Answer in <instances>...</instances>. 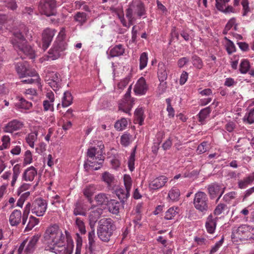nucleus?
I'll use <instances>...</instances> for the list:
<instances>
[{
  "mask_svg": "<svg viewBox=\"0 0 254 254\" xmlns=\"http://www.w3.org/2000/svg\"><path fill=\"white\" fill-rule=\"evenodd\" d=\"M11 43L14 48L20 54L23 53L30 59L35 58L34 50L27 44V40H32V32L29 31L24 25L19 30H15L13 33Z\"/></svg>",
  "mask_w": 254,
  "mask_h": 254,
  "instance_id": "1",
  "label": "nucleus"
},
{
  "mask_svg": "<svg viewBox=\"0 0 254 254\" xmlns=\"http://www.w3.org/2000/svg\"><path fill=\"white\" fill-rule=\"evenodd\" d=\"M47 206L46 200L42 198L36 199L32 204L28 202L25 206L23 212L22 225H25L26 224L30 210L32 214L38 217H41L45 214Z\"/></svg>",
  "mask_w": 254,
  "mask_h": 254,
  "instance_id": "2",
  "label": "nucleus"
},
{
  "mask_svg": "<svg viewBox=\"0 0 254 254\" xmlns=\"http://www.w3.org/2000/svg\"><path fill=\"white\" fill-rule=\"evenodd\" d=\"M44 238L48 241L51 247L57 248L64 244L65 236L57 224H53L48 227L44 234Z\"/></svg>",
  "mask_w": 254,
  "mask_h": 254,
  "instance_id": "3",
  "label": "nucleus"
},
{
  "mask_svg": "<svg viewBox=\"0 0 254 254\" xmlns=\"http://www.w3.org/2000/svg\"><path fill=\"white\" fill-rule=\"evenodd\" d=\"M115 229L113 221L111 218H103L99 221L97 228V235L102 241H109Z\"/></svg>",
  "mask_w": 254,
  "mask_h": 254,
  "instance_id": "4",
  "label": "nucleus"
},
{
  "mask_svg": "<svg viewBox=\"0 0 254 254\" xmlns=\"http://www.w3.org/2000/svg\"><path fill=\"white\" fill-rule=\"evenodd\" d=\"M145 14V7L141 2H138L136 4H131L129 5L126 10V17L129 21V26L133 25V22L135 20V15L136 14L139 17H141Z\"/></svg>",
  "mask_w": 254,
  "mask_h": 254,
  "instance_id": "5",
  "label": "nucleus"
},
{
  "mask_svg": "<svg viewBox=\"0 0 254 254\" xmlns=\"http://www.w3.org/2000/svg\"><path fill=\"white\" fill-rule=\"evenodd\" d=\"M195 208L202 213H206L209 208V200L205 193L198 191L195 194L193 199Z\"/></svg>",
  "mask_w": 254,
  "mask_h": 254,
  "instance_id": "6",
  "label": "nucleus"
},
{
  "mask_svg": "<svg viewBox=\"0 0 254 254\" xmlns=\"http://www.w3.org/2000/svg\"><path fill=\"white\" fill-rule=\"evenodd\" d=\"M56 7L55 0H41L39 5L41 13L47 16L55 15Z\"/></svg>",
  "mask_w": 254,
  "mask_h": 254,
  "instance_id": "7",
  "label": "nucleus"
},
{
  "mask_svg": "<svg viewBox=\"0 0 254 254\" xmlns=\"http://www.w3.org/2000/svg\"><path fill=\"white\" fill-rule=\"evenodd\" d=\"M249 225H241L233 228L232 239L235 242L248 240Z\"/></svg>",
  "mask_w": 254,
  "mask_h": 254,
  "instance_id": "8",
  "label": "nucleus"
},
{
  "mask_svg": "<svg viewBox=\"0 0 254 254\" xmlns=\"http://www.w3.org/2000/svg\"><path fill=\"white\" fill-rule=\"evenodd\" d=\"M96 150L95 147H91L88 149L87 152V156L90 158L88 160V165L94 170L100 169L104 161L101 157H95Z\"/></svg>",
  "mask_w": 254,
  "mask_h": 254,
  "instance_id": "9",
  "label": "nucleus"
},
{
  "mask_svg": "<svg viewBox=\"0 0 254 254\" xmlns=\"http://www.w3.org/2000/svg\"><path fill=\"white\" fill-rule=\"evenodd\" d=\"M45 80L54 91L58 90L60 87L61 78L58 73L48 70L46 72Z\"/></svg>",
  "mask_w": 254,
  "mask_h": 254,
  "instance_id": "10",
  "label": "nucleus"
},
{
  "mask_svg": "<svg viewBox=\"0 0 254 254\" xmlns=\"http://www.w3.org/2000/svg\"><path fill=\"white\" fill-rule=\"evenodd\" d=\"M16 70L20 77H27L36 74V70L30 67L26 62L18 63L15 65Z\"/></svg>",
  "mask_w": 254,
  "mask_h": 254,
  "instance_id": "11",
  "label": "nucleus"
},
{
  "mask_svg": "<svg viewBox=\"0 0 254 254\" xmlns=\"http://www.w3.org/2000/svg\"><path fill=\"white\" fill-rule=\"evenodd\" d=\"M20 173V166L19 164H16L12 168V173H11L10 171H6L1 176V178L4 180H8L11 176L10 185L11 187H13L16 184Z\"/></svg>",
  "mask_w": 254,
  "mask_h": 254,
  "instance_id": "12",
  "label": "nucleus"
},
{
  "mask_svg": "<svg viewBox=\"0 0 254 254\" xmlns=\"http://www.w3.org/2000/svg\"><path fill=\"white\" fill-rule=\"evenodd\" d=\"M168 181V178L164 175L153 178L149 181L148 188L150 190L160 189L164 187Z\"/></svg>",
  "mask_w": 254,
  "mask_h": 254,
  "instance_id": "13",
  "label": "nucleus"
},
{
  "mask_svg": "<svg viewBox=\"0 0 254 254\" xmlns=\"http://www.w3.org/2000/svg\"><path fill=\"white\" fill-rule=\"evenodd\" d=\"M55 29L47 28L42 33V48L46 50L50 46L54 36L56 34Z\"/></svg>",
  "mask_w": 254,
  "mask_h": 254,
  "instance_id": "14",
  "label": "nucleus"
},
{
  "mask_svg": "<svg viewBox=\"0 0 254 254\" xmlns=\"http://www.w3.org/2000/svg\"><path fill=\"white\" fill-rule=\"evenodd\" d=\"M73 248V245L72 244L68 245L67 247H65L64 244L62 246L58 247L57 248L47 246L45 250L56 254H71Z\"/></svg>",
  "mask_w": 254,
  "mask_h": 254,
  "instance_id": "15",
  "label": "nucleus"
},
{
  "mask_svg": "<svg viewBox=\"0 0 254 254\" xmlns=\"http://www.w3.org/2000/svg\"><path fill=\"white\" fill-rule=\"evenodd\" d=\"M218 218L210 214L206 218L205 227L206 231L210 234H213L216 230Z\"/></svg>",
  "mask_w": 254,
  "mask_h": 254,
  "instance_id": "16",
  "label": "nucleus"
},
{
  "mask_svg": "<svg viewBox=\"0 0 254 254\" xmlns=\"http://www.w3.org/2000/svg\"><path fill=\"white\" fill-rule=\"evenodd\" d=\"M66 49V47L63 42L55 43L53 48L49 51L50 58L53 60H56L59 58L62 53Z\"/></svg>",
  "mask_w": 254,
  "mask_h": 254,
  "instance_id": "17",
  "label": "nucleus"
},
{
  "mask_svg": "<svg viewBox=\"0 0 254 254\" xmlns=\"http://www.w3.org/2000/svg\"><path fill=\"white\" fill-rule=\"evenodd\" d=\"M148 89L147 85L146 84L145 80L144 78H140L136 83L133 91L136 95H143L146 92Z\"/></svg>",
  "mask_w": 254,
  "mask_h": 254,
  "instance_id": "18",
  "label": "nucleus"
},
{
  "mask_svg": "<svg viewBox=\"0 0 254 254\" xmlns=\"http://www.w3.org/2000/svg\"><path fill=\"white\" fill-rule=\"evenodd\" d=\"M23 126L22 122L16 120H13L6 125L3 128L5 132L12 133L21 129Z\"/></svg>",
  "mask_w": 254,
  "mask_h": 254,
  "instance_id": "19",
  "label": "nucleus"
},
{
  "mask_svg": "<svg viewBox=\"0 0 254 254\" xmlns=\"http://www.w3.org/2000/svg\"><path fill=\"white\" fill-rule=\"evenodd\" d=\"M37 174V169L33 166H30L24 170L22 175V180L25 182H32Z\"/></svg>",
  "mask_w": 254,
  "mask_h": 254,
  "instance_id": "20",
  "label": "nucleus"
},
{
  "mask_svg": "<svg viewBox=\"0 0 254 254\" xmlns=\"http://www.w3.org/2000/svg\"><path fill=\"white\" fill-rule=\"evenodd\" d=\"M21 212L19 210L15 209L10 214L9 222L11 226H17L20 224L22 219Z\"/></svg>",
  "mask_w": 254,
  "mask_h": 254,
  "instance_id": "21",
  "label": "nucleus"
},
{
  "mask_svg": "<svg viewBox=\"0 0 254 254\" xmlns=\"http://www.w3.org/2000/svg\"><path fill=\"white\" fill-rule=\"evenodd\" d=\"M208 190L211 198L213 199L217 196H218L217 201L220 199L224 192L223 190H221V187L216 184L209 186Z\"/></svg>",
  "mask_w": 254,
  "mask_h": 254,
  "instance_id": "22",
  "label": "nucleus"
},
{
  "mask_svg": "<svg viewBox=\"0 0 254 254\" xmlns=\"http://www.w3.org/2000/svg\"><path fill=\"white\" fill-rule=\"evenodd\" d=\"M40 237V235H36L31 238L25 249L26 254H31L36 249V244L38 242Z\"/></svg>",
  "mask_w": 254,
  "mask_h": 254,
  "instance_id": "23",
  "label": "nucleus"
},
{
  "mask_svg": "<svg viewBox=\"0 0 254 254\" xmlns=\"http://www.w3.org/2000/svg\"><path fill=\"white\" fill-rule=\"evenodd\" d=\"M97 187L95 185L90 184L85 186L83 190L84 195L87 198L88 200L91 203L92 202V196L95 192Z\"/></svg>",
  "mask_w": 254,
  "mask_h": 254,
  "instance_id": "24",
  "label": "nucleus"
},
{
  "mask_svg": "<svg viewBox=\"0 0 254 254\" xmlns=\"http://www.w3.org/2000/svg\"><path fill=\"white\" fill-rule=\"evenodd\" d=\"M122 206L121 202L116 200L112 199L108 202L109 211L114 214H118L119 213Z\"/></svg>",
  "mask_w": 254,
  "mask_h": 254,
  "instance_id": "25",
  "label": "nucleus"
},
{
  "mask_svg": "<svg viewBox=\"0 0 254 254\" xmlns=\"http://www.w3.org/2000/svg\"><path fill=\"white\" fill-rule=\"evenodd\" d=\"M102 211L103 210L101 208L98 207H94L91 209L89 215V220L90 224L92 223L94 224L101 216Z\"/></svg>",
  "mask_w": 254,
  "mask_h": 254,
  "instance_id": "26",
  "label": "nucleus"
},
{
  "mask_svg": "<svg viewBox=\"0 0 254 254\" xmlns=\"http://www.w3.org/2000/svg\"><path fill=\"white\" fill-rule=\"evenodd\" d=\"M115 191L116 195L123 203L129 197L130 194L129 190L120 187L117 188Z\"/></svg>",
  "mask_w": 254,
  "mask_h": 254,
  "instance_id": "27",
  "label": "nucleus"
},
{
  "mask_svg": "<svg viewBox=\"0 0 254 254\" xmlns=\"http://www.w3.org/2000/svg\"><path fill=\"white\" fill-rule=\"evenodd\" d=\"M158 77L161 82L164 81L167 78V73L165 64L163 62L158 64Z\"/></svg>",
  "mask_w": 254,
  "mask_h": 254,
  "instance_id": "28",
  "label": "nucleus"
},
{
  "mask_svg": "<svg viewBox=\"0 0 254 254\" xmlns=\"http://www.w3.org/2000/svg\"><path fill=\"white\" fill-rule=\"evenodd\" d=\"M135 121L140 126L143 125L145 115L144 114V110L142 107H138L134 112Z\"/></svg>",
  "mask_w": 254,
  "mask_h": 254,
  "instance_id": "29",
  "label": "nucleus"
},
{
  "mask_svg": "<svg viewBox=\"0 0 254 254\" xmlns=\"http://www.w3.org/2000/svg\"><path fill=\"white\" fill-rule=\"evenodd\" d=\"M254 181V173L251 174L248 177L244 178V179L240 180L238 182V186L241 189H245L249 185L251 184Z\"/></svg>",
  "mask_w": 254,
  "mask_h": 254,
  "instance_id": "30",
  "label": "nucleus"
},
{
  "mask_svg": "<svg viewBox=\"0 0 254 254\" xmlns=\"http://www.w3.org/2000/svg\"><path fill=\"white\" fill-rule=\"evenodd\" d=\"M125 53V49L121 44L117 45L112 48L110 51V56L111 57H118L123 55Z\"/></svg>",
  "mask_w": 254,
  "mask_h": 254,
  "instance_id": "31",
  "label": "nucleus"
},
{
  "mask_svg": "<svg viewBox=\"0 0 254 254\" xmlns=\"http://www.w3.org/2000/svg\"><path fill=\"white\" fill-rule=\"evenodd\" d=\"M180 191L176 187H173L169 191L168 197L173 202L177 201L179 199Z\"/></svg>",
  "mask_w": 254,
  "mask_h": 254,
  "instance_id": "32",
  "label": "nucleus"
},
{
  "mask_svg": "<svg viewBox=\"0 0 254 254\" xmlns=\"http://www.w3.org/2000/svg\"><path fill=\"white\" fill-rule=\"evenodd\" d=\"M72 95L69 92H64L62 100V106L67 107L70 106L72 103Z\"/></svg>",
  "mask_w": 254,
  "mask_h": 254,
  "instance_id": "33",
  "label": "nucleus"
},
{
  "mask_svg": "<svg viewBox=\"0 0 254 254\" xmlns=\"http://www.w3.org/2000/svg\"><path fill=\"white\" fill-rule=\"evenodd\" d=\"M39 222V219L36 218L33 216H30L28 219V221L25 228L24 231L28 232L31 230Z\"/></svg>",
  "mask_w": 254,
  "mask_h": 254,
  "instance_id": "34",
  "label": "nucleus"
},
{
  "mask_svg": "<svg viewBox=\"0 0 254 254\" xmlns=\"http://www.w3.org/2000/svg\"><path fill=\"white\" fill-rule=\"evenodd\" d=\"M27 77H30L31 78L22 80L21 82L23 83L27 84L37 83L39 87L41 86L40 83L41 79L36 71L35 75L32 76H27Z\"/></svg>",
  "mask_w": 254,
  "mask_h": 254,
  "instance_id": "35",
  "label": "nucleus"
},
{
  "mask_svg": "<svg viewBox=\"0 0 254 254\" xmlns=\"http://www.w3.org/2000/svg\"><path fill=\"white\" fill-rule=\"evenodd\" d=\"M73 214L75 215L86 216V209L83 207V205L79 202H76L74 205L73 210Z\"/></svg>",
  "mask_w": 254,
  "mask_h": 254,
  "instance_id": "36",
  "label": "nucleus"
},
{
  "mask_svg": "<svg viewBox=\"0 0 254 254\" xmlns=\"http://www.w3.org/2000/svg\"><path fill=\"white\" fill-rule=\"evenodd\" d=\"M73 18L76 22L82 25L86 22L87 14L83 12H78L74 15Z\"/></svg>",
  "mask_w": 254,
  "mask_h": 254,
  "instance_id": "37",
  "label": "nucleus"
},
{
  "mask_svg": "<svg viewBox=\"0 0 254 254\" xmlns=\"http://www.w3.org/2000/svg\"><path fill=\"white\" fill-rule=\"evenodd\" d=\"M224 39L226 41L225 47L228 55H231L232 53L235 52L236 51V48L234 43L226 37Z\"/></svg>",
  "mask_w": 254,
  "mask_h": 254,
  "instance_id": "38",
  "label": "nucleus"
},
{
  "mask_svg": "<svg viewBox=\"0 0 254 254\" xmlns=\"http://www.w3.org/2000/svg\"><path fill=\"white\" fill-rule=\"evenodd\" d=\"M250 68V64L249 61L247 59L242 60L239 68L240 72L242 74H246L249 70Z\"/></svg>",
  "mask_w": 254,
  "mask_h": 254,
  "instance_id": "39",
  "label": "nucleus"
},
{
  "mask_svg": "<svg viewBox=\"0 0 254 254\" xmlns=\"http://www.w3.org/2000/svg\"><path fill=\"white\" fill-rule=\"evenodd\" d=\"M108 197L104 193H99L95 196V200L98 205H102L108 203Z\"/></svg>",
  "mask_w": 254,
  "mask_h": 254,
  "instance_id": "40",
  "label": "nucleus"
},
{
  "mask_svg": "<svg viewBox=\"0 0 254 254\" xmlns=\"http://www.w3.org/2000/svg\"><path fill=\"white\" fill-rule=\"evenodd\" d=\"M38 133L36 132H33L28 134L26 137V141L28 145L32 148L34 147V142L37 139Z\"/></svg>",
  "mask_w": 254,
  "mask_h": 254,
  "instance_id": "41",
  "label": "nucleus"
},
{
  "mask_svg": "<svg viewBox=\"0 0 254 254\" xmlns=\"http://www.w3.org/2000/svg\"><path fill=\"white\" fill-rule=\"evenodd\" d=\"M178 207H171L165 213V219L166 220L172 219L178 213Z\"/></svg>",
  "mask_w": 254,
  "mask_h": 254,
  "instance_id": "42",
  "label": "nucleus"
},
{
  "mask_svg": "<svg viewBox=\"0 0 254 254\" xmlns=\"http://www.w3.org/2000/svg\"><path fill=\"white\" fill-rule=\"evenodd\" d=\"M210 112L211 110L209 107L202 109L198 114L199 122L202 124L205 119L208 117Z\"/></svg>",
  "mask_w": 254,
  "mask_h": 254,
  "instance_id": "43",
  "label": "nucleus"
},
{
  "mask_svg": "<svg viewBox=\"0 0 254 254\" xmlns=\"http://www.w3.org/2000/svg\"><path fill=\"white\" fill-rule=\"evenodd\" d=\"M127 125V120L125 118H122L116 122L115 124V127L117 130L121 131L125 129Z\"/></svg>",
  "mask_w": 254,
  "mask_h": 254,
  "instance_id": "44",
  "label": "nucleus"
},
{
  "mask_svg": "<svg viewBox=\"0 0 254 254\" xmlns=\"http://www.w3.org/2000/svg\"><path fill=\"white\" fill-rule=\"evenodd\" d=\"M18 99L19 101L18 105L20 108L27 110L31 107L32 103L31 102L26 101L22 97H18Z\"/></svg>",
  "mask_w": 254,
  "mask_h": 254,
  "instance_id": "45",
  "label": "nucleus"
},
{
  "mask_svg": "<svg viewBox=\"0 0 254 254\" xmlns=\"http://www.w3.org/2000/svg\"><path fill=\"white\" fill-rule=\"evenodd\" d=\"M139 62V69L142 70L146 66L147 64L148 57L146 53L143 52L141 54Z\"/></svg>",
  "mask_w": 254,
  "mask_h": 254,
  "instance_id": "46",
  "label": "nucleus"
},
{
  "mask_svg": "<svg viewBox=\"0 0 254 254\" xmlns=\"http://www.w3.org/2000/svg\"><path fill=\"white\" fill-rule=\"evenodd\" d=\"M75 225L81 234H84L86 233L84 223L80 218L76 217L75 218Z\"/></svg>",
  "mask_w": 254,
  "mask_h": 254,
  "instance_id": "47",
  "label": "nucleus"
},
{
  "mask_svg": "<svg viewBox=\"0 0 254 254\" xmlns=\"http://www.w3.org/2000/svg\"><path fill=\"white\" fill-rule=\"evenodd\" d=\"M95 237L94 231H91L88 233V244H89V250L94 249L95 246Z\"/></svg>",
  "mask_w": 254,
  "mask_h": 254,
  "instance_id": "48",
  "label": "nucleus"
},
{
  "mask_svg": "<svg viewBox=\"0 0 254 254\" xmlns=\"http://www.w3.org/2000/svg\"><path fill=\"white\" fill-rule=\"evenodd\" d=\"M131 136L129 134L125 133L121 136V143L124 146H128L130 143Z\"/></svg>",
  "mask_w": 254,
  "mask_h": 254,
  "instance_id": "49",
  "label": "nucleus"
},
{
  "mask_svg": "<svg viewBox=\"0 0 254 254\" xmlns=\"http://www.w3.org/2000/svg\"><path fill=\"white\" fill-rule=\"evenodd\" d=\"M193 65L198 69L202 68L203 64L201 59L197 56H193L192 58Z\"/></svg>",
  "mask_w": 254,
  "mask_h": 254,
  "instance_id": "50",
  "label": "nucleus"
},
{
  "mask_svg": "<svg viewBox=\"0 0 254 254\" xmlns=\"http://www.w3.org/2000/svg\"><path fill=\"white\" fill-rule=\"evenodd\" d=\"M31 187L32 185L30 184L26 183H22L17 190L18 195H20L23 192L30 190Z\"/></svg>",
  "mask_w": 254,
  "mask_h": 254,
  "instance_id": "51",
  "label": "nucleus"
},
{
  "mask_svg": "<svg viewBox=\"0 0 254 254\" xmlns=\"http://www.w3.org/2000/svg\"><path fill=\"white\" fill-rule=\"evenodd\" d=\"M244 120L245 121L247 120L250 124L254 123V108L251 109L249 113L246 114L244 117Z\"/></svg>",
  "mask_w": 254,
  "mask_h": 254,
  "instance_id": "52",
  "label": "nucleus"
},
{
  "mask_svg": "<svg viewBox=\"0 0 254 254\" xmlns=\"http://www.w3.org/2000/svg\"><path fill=\"white\" fill-rule=\"evenodd\" d=\"M124 182L125 189H127L129 191L131 190L132 186V180L129 175H125L124 176Z\"/></svg>",
  "mask_w": 254,
  "mask_h": 254,
  "instance_id": "53",
  "label": "nucleus"
},
{
  "mask_svg": "<svg viewBox=\"0 0 254 254\" xmlns=\"http://www.w3.org/2000/svg\"><path fill=\"white\" fill-rule=\"evenodd\" d=\"M3 1L5 6L12 10L16 9L17 7L15 0H3Z\"/></svg>",
  "mask_w": 254,
  "mask_h": 254,
  "instance_id": "54",
  "label": "nucleus"
},
{
  "mask_svg": "<svg viewBox=\"0 0 254 254\" xmlns=\"http://www.w3.org/2000/svg\"><path fill=\"white\" fill-rule=\"evenodd\" d=\"M102 179L103 181L108 184V185H110L113 182L114 178L111 174L105 172L103 174Z\"/></svg>",
  "mask_w": 254,
  "mask_h": 254,
  "instance_id": "55",
  "label": "nucleus"
},
{
  "mask_svg": "<svg viewBox=\"0 0 254 254\" xmlns=\"http://www.w3.org/2000/svg\"><path fill=\"white\" fill-rule=\"evenodd\" d=\"M134 161H135V152H132L128 159V167L130 171H133L134 169Z\"/></svg>",
  "mask_w": 254,
  "mask_h": 254,
  "instance_id": "56",
  "label": "nucleus"
},
{
  "mask_svg": "<svg viewBox=\"0 0 254 254\" xmlns=\"http://www.w3.org/2000/svg\"><path fill=\"white\" fill-rule=\"evenodd\" d=\"M208 149V143L207 142L203 141L200 144L197 148V151L199 154H202L207 151Z\"/></svg>",
  "mask_w": 254,
  "mask_h": 254,
  "instance_id": "57",
  "label": "nucleus"
},
{
  "mask_svg": "<svg viewBox=\"0 0 254 254\" xmlns=\"http://www.w3.org/2000/svg\"><path fill=\"white\" fill-rule=\"evenodd\" d=\"M241 4L243 6V16H246L250 11L248 0H242Z\"/></svg>",
  "mask_w": 254,
  "mask_h": 254,
  "instance_id": "58",
  "label": "nucleus"
},
{
  "mask_svg": "<svg viewBox=\"0 0 254 254\" xmlns=\"http://www.w3.org/2000/svg\"><path fill=\"white\" fill-rule=\"evenodd\" d=\"M24 93L27 98L30 99H33L34 97L37 96L36 90L33 88H29L26 89Z\"/></svg>",
  "mask_w": 254,
  "mask_h": 254,
  "instance_id": "59",
  "label": "nucleus"
},
{
  "mask_svg": "<svg viewBox=\"0 0 254 254\" xmlns=\"http://www.w3.org/2000/svg\"><path fill=\"white\" fill-rule=\"evenodd\" d=\"M215 1L217 9L221 11L224 10V8L226 6V4L230 0H215Z\"/></svg>",
  "mask_w": 254,
  "mask_h": 254,
  "instance_id": "60",
  "label": "nucleus"
},
{
  "mask_svg": "<svg viewBox=\"0 0 254 254\" xmlns=\"http://www.w3.org/2000/svg\"><path fill=\"white\" fill-rule=\"evenodd\" d=\"M32 155L31 152L27 150L25 152L24 157V163L25 164H30L32 162Z\"/></svg>",
  "mask_w": 254,
  "mask_h": 254,
  "instance_id": "61",
  "label": "nucleus"
},
{
  "mask_svg": "<svg viewBox=\"0 0 254 254\" xmlns=\"http://www.w3.org/2000/svg\"><path fill=\"white\" fill-rule=\"evenodd\" d=\"M226 207L227 205L224 204H219L214 210V214L217 216L220 215Z\"/></svg>",
  "mask_w": 254,
  "mask_h": 254,
  "instance_id": "62",
  "label": "nucleus"
},
{
  "mask_svg": "<svg viewBox=\"0 0 254 254\" xmlns=\"http://www.w3.org/2000/svg\"><path fill=\"white\" fill-rule=\"evenodd\" d=\"M130 79V76H127L121 80V81L118 84V88L121 90L124 89V88L126 87L129 83Z\"/></svg>",
  "mask_w": 254,
  "mask_h": 254,
  "instance_id": "63",
  "label": "nucleus"
},
{
  "mask_svg": "<svg viewBox=\"0 0 254 254\" xmlns=\"http://www.w3.org/2000/svg\"><path fill=\"white\" fill-rule=\"evenodd\" d=\"M2 146L3 148H8L10 145V138L8 135H3L2 137Z\"/></svg>",
  "mask_w": 254,
  "mask_h": 254,
  "instance_id": "64",
  "label": "nucleus"
}]
</instances>
